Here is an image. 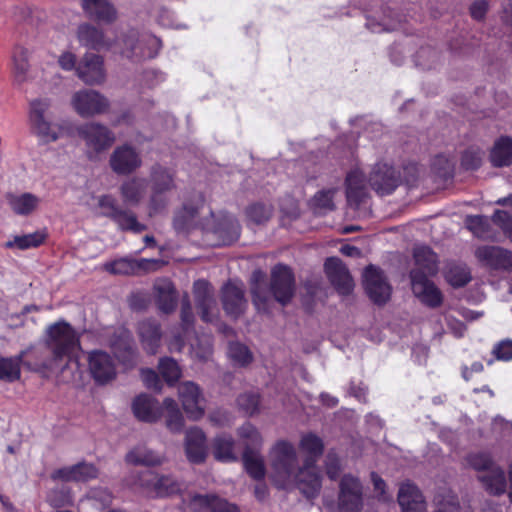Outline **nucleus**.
<instances>
[{
	"mask_svg": "<svg viewBox=\"0 0 512 512\" xmlns=\"http://www.w3.org/2000/svg\"><path fill=\"white\" fill-rule=\"evenodd\" d=\"M138 330L144 349L155 354L161 337L159 325L155 321L144 320L139 323Z\"/></svg>",
	"mask_w": 512,
	"mask_h": 512,
	"instance_id": "34",
	"label": "nucleus"
},
{
	"mask_svg": "<svg viewBox=\"0 0 512 512\" xmlns=\"http://www.w3.org/2000/svg\"><path fill=\"white\" fill-rule=\"evenodd\" d=\"M191 354L199 360H207L212 354V341L210 336L196 338L195 342L190 344Z\"/></svg>",
	"mask_w": 512,
	"mask_h": 512,
	"instance_id": "56",
	"label": "nucleus"
},
{
	"mask_svg": "<svg viewBox=\"0 0 512 512\" xmlns=\"http://www.w3.org/2000/svg\"><path fill=\"white\" fill-rule=\"evenodd\" d=\"M475 256L483 265L491 269H512V252L502 247L481 246L476 249Z\"/></svg>",
	"mask_w": 512,
	"mask_h": 512,
	"instance_id": "17",
	"label": "nucleus"
},
{
	"mask_svg": "<svg viewBox=\"0 0 512 512\" xmlns=\"http://www.w3.org/2000/svg\"><path fill=\"white\" fill-rule=\"evenodd\" d=\"M402 512H426V503L418 487L411 482L402 483L398 492Z\"/></svg>",
	"mask_w": 512,
	"mask_h": 512,
	"instance_id": "25",
	"label": "nucleus"
},
{
	"mask_svg": "<svg viewBox=\"0 0 512 512\" xmlns=\"http://www.w3.org/2000/svg\"><path fill=\"white\" fill-rule=\"evenodd\" d=\"M178 396L182 407L190 420L198 421L205 414V399L197 384L183 382L178 387Z\"/></svg>",
	"mask_w": 512,
	"mask_h": 512,
	"instance_id": "9",
	"label": "nucleus"
},
{
	"mask_svg": "<svg viewBox=\"0 0 512 512\" xmlns=\"http://www.w3.org/2000/svg\"><path fill=\"white\" fill-rule=\"evenodd\" d=\"M166 428L172 433H180L184 427V417L178 407L177 402L172 398H166L163 401Z\"/></svg>",
	"mask_w": 512,
	"mask_h": 512,
	"instance_id": "40",
	"label": "nucleus"
},
{
	"mask_svg": "<svg viewBox=\"0 0 512 512\" xmlns=\"http://www.w3.org/2000/svg\"><path fill=\"white\" fill-rule=\"evenodd\" d=\"M139 154L130 145L117 147L110 157V166L117 174H129L141 166Z\"/></svg>",
	"mask_w": 512,
	"mask_h": 512,
	"instance_id": "21",
	"label": "nucleus"
},
{
	"mask_svg": "<svg viewBox=\"0 0 512 512\" xmlns=\"http://www.w3.org/2000/svg\"><path fill=\"white\" fill-rule=\"evenodd\" d=\"M134 485L143 489L148 494L165 497L181 492L183 483L177 481L172 476H159L146 471L138 477Z\"/></svg>",
	"mask_w": 512,
	"mask_h": 512,
	"instance_id": "6",
	"label": "nucleus"
},
{
	"mask_svg": "<svg viewBox=\"0 0 512 512\" xmlns=\"http://www.w3.org/2000/svg\"><path fill=\"white\" fill-rule=\"evenodd\" d=\"M185 512H238L236 505L214 495L195 494L183 500Z\"/></svg>",
	"mask_w": 512,
	"mask_h": 512,
	"instance_id": "11",
	"label": "nucleus"
},
{
	"mask_svg": "<svg viewBox=\"0 0 512 512\" xmlns=\"http://www.w3.org/2000/svg\"><path fill=\"white\" fill-rule=\"evenodd\" d=\"M479 479L491 494L499 495L505 492L506 479L501 468L495 466L483 473Z\"/></svg>",
	"mask_w": 512,
	"mask_h": 512,
	"instance_id": "41",
	"label": "nucleus"
},
{
	"mask_svg": "<svg viewBox=\"0 0 512 512\" xmlns=\"http://www.w3.org/2000/svg\"><path fill=\"white\" fill-rule=\"evenodd\" d=\"M115 356L125 367H132L135 363V352L132 347V336L124 328H119L110 341Z\"/></svg>",
	"mask_w": 512,
	"mask_h": 512,
	"instance_id": "24",
	"label": "nucleus"
},
{
	"mask_svg": "<svg viewBox=\"0 0 512 512\" xmlns=\"http://www.w3.org/2000/svg\"><path fill=\"white\" fill-rule=\"evenodd\" d=\"M368 181L379 195H388L397 188L400 177L392 166L379 162L373 167Z\"/></svg>",
	"mask_w": 512,
	"mask_h": 512,
	"instance_id": "12",
	"label": "nucleus"
},
{
	"mask_svg": "<svg viewBox=\"0 0 512 512\" xmlns=\"http://www.w3.org/2000/svg\"><path fill=\"white\" fill-rule=\"evenodd\" d=\"M336 192V189L318 192L312 199L313 208L319 213L332 210L334 208L333 197Z\"/></svg>",
	"mask_w": 512,
	"mask_h": 512,
	"instance_id": "57",
	"label": "nucleus"
},
{
	"mask_svg": "<svg viewBox=\"0 0 512 512\" xmlns=\"http://www.w3.org/2000/svg\"><path fill=\"white\" fill-rule=\"evenodd\" d=\"M235 442L230 435H217L212 442L213 456L220 462H234L238 459L234 451Z\"/></svg>",
	"mask_w": 512,
	"mask_h": 512,
	"instance_id": "35",
	"label": "nucleus"
},
{
	"mask_svg": "<svg viewBox=\"0 0 512 512\" xmlns=\"http://www.w3.org/2000/svg\"><path fill=\"white\" fill-rule=\"evenodd\" d=\"M8 203L17 215H29L31 214L40 204V199L32 193H22L18 195H10L8 197Z\"/></svg>",
	"mask_w": 512,
	"mask_h": 512,
	"instance_id": "39",
	"label": "nucleus"
},
{
	"mask_svg": "<svg viewBox=\"0 0 512 512\" xmlns=\"http://www.w3.org/2000/svg\"><path fill=\"white\" fill-rule=\"evenodd\" d=\"M363 285L369 298L376 304H384L391 296L392 288L385 275L373 265L364 270Z\"/></svg>",
	"mask_w": 512,
	"mask_h": 512,
	"instance_id": "8",
	"label": "nucleus"
},
{
	"mask_svg": "<svg viewBox=\"0 0 512 512\" xmlns=\"http://www.w3.org/2000/svg\"><path fill=\"white\" fill-rule=\"evenodd\" d=\"M197 210L184 206L182 210L177 212L174 218V227L177 231H186L196 224Z\"/></svg>",
	"mask_w": 512,
	"mask_h": 512,
	"instance_id": "54",
	"label": "nucleus"
},
{
	"mask_svg": "<svg viewBox=\"0 0 512 512\" xmlns=\"http://www.w3.org/2000/svg\"><path fill=\"white\" fill-rule=\"evenodd\" d=\"M467 228L478 238L495 240L490 231V219L485 216H467L465 220Z\"/></svg>",
	"mask_w": 512,
	"mask_h": 512,
	"instance_id": "49",
	"label": "nucleus"
},
{
	"mask_svg": "<svg viewBox=\"0 0 512 512\" xmlns=\"http://www.w3.org/2000/svg\"><path fill=\"white\" fill-rule=\"evenodd\" d=\"M126 461L134 465L157 466L165 461V456L145 446H137L127 453Z\"/></svg>",
	"mask_w": 512,
	"mask_h": 512,
	"instance_id": "33",
	"label": "nucleus"
},
{
	"mask_svg": "<svg viewBox=\"0 0 512 512\" xmlns=\"http://www.w3.org/2000/svg\"><path fill=\"white\" fill-rule=\"evenodd\" d=\"M193 288L201 319L204 322H212L216 318L218 310L211 285L201 279L194 283Z\"/></svg>",
	"mask_w": 512,
	"mask_h": 512,
	"instance_id": "14",
	"label": "nucleus"
},
{
	"mask_svg": "<svg viewBox=\"0 0 512 512\" xmlns=\"http://www.w3.org/2000/svg\"><path fill=\"white\" fill-rule=\"evenodd\" d=\"M415 268L420 274L434 275L438 270L437 255L427 246H416L413 252Z\"/></svg>",
	"mask_w": 512,
	"mask_h": 512,
	"instance_id": "30",
	"label": "nucleus"
},
{
	"mask_svg": "<svg viewBox=\"0 0 512 512\" xmlns=\"http://www.w3.org/2000/svg\"><path fill=\"white\" fill-rule=\"evenodd\" d=\"M78 77L86 84H100L105 79L103 60L95 54H86L76 68Z\"/></svg>",
	"mask_w": 512,
	"mask_h": 512,
	"instance_id": "22",
	"label": "nucleus"
},
{
	"mask_svg": "<svg viewBox=\"0 0 512 512\" xmlns=\"http://www.w3.org/2000/svg\"><path fill=\"white\" fill-rule=\"evenodd\" d=\"M97 468L90 463L82 462L76 465L63 467L52 473V479L62 481H87L96 478Z\"/></svg>",
	"mask_w": 512,
	"mask_h": 512,
	"instance_id": "27",
	"label": "nucleus"
},
{
	"mask_svg": "<svg viewBox=\"0 0 512 512\" xmlns=\"http://www.w3.org/2000/svg\"><path fill=\"white\" fill-rule=\"evenodd\" d=\"M112 494L103 488L93 489L90 494L81 500L80 511L86 512L88 507H94L97 510L108 507L112 503Z\"/></svg>",
	"mask_w": 512,
	"mask_h": 512,
	"instance_id": "47",
	"label": "nucleus"
},
{
	"mask_svg": "<svg viewBox=\"0 0 512 512\" xmlns=\"http://www.w3.org/2000/svg\"><path fill=\"white\" fill-rule=\"evenodd\" d=\"M238 436L244 445V450L259 451L263 440L258 429L251 423H245L238 429Z\"/></svg>",
	"mask_w": 512,
	"mask_h": 512,
	"instance_id": "48",
	"label": "nucleus"
},
{
	"mask_svg": "<svg viewBox=\"0 0 512 512\" xmlns=\"http://www.w3.org/2000/svg\"><path fill=\"white\" fill-rule=\"evenodd\" d=\"M81 6L91 19L102 22L116 19V10L109 0H81Z\"/></svg>",
	"mask_w": 512,
	"mask_h": 512,
	"instance_id": "29",
	"label": "nucleus"
},
{
	"mask_svg": "<svg viewBox=\"0 0 512 512\" xmlns=\"http://www.w3.org/2000/svg\"><path fill=\"white\" fill-rule=\"evenodd\" d=\"M72 106L81 117H93L104 114L110 107L109 100L95 90L84 89L72 97Z\"/></svg>",
	"mask_w": 512,
	"mask_h": 512,
	"instance_id": "7",
	"label": "nucleus"
},
{
	"mask_svg": "<svg viewBox=\"0 0 512 512\" xmlns=\"http://www.w3.org/2000/svg\"><path fill=\"white\" fill-rule=\"evenodd\" d=\"M492 221L512 241V216L505 211L497 210L492 217Z\"/></svg>",
	"mask_w": 512,
	"mask_h": 512,
	"instance_id": "62",
	"label": "nucleus"
},
{
	"mask_svg": "<svg viewBox=\"0 0 512 512\" xmlns=\"http://www.w3.org/2000/svg\"><path fill=\"white\" fill-rule=\"evenodd\" d=\"M446 280L454 287L466 285L470 279V272L465 265H451L445 274Z\"/></svg>",
	"mask_w": 512,
	"mask_h": 512,
	"instance_id": "52",
	"label": "nucleus"
},
{
	"mask_svg": "<svg viewBox=\"0 0 512 512\" xmlns=\"http://www.w3.org/2000/svg\"><path fill=\"white\" fill-rule=\"evenodd\" d=\"M271 213L272 209L270 206L253 204L247 209L246 216L251 223L262 224L270 218Z\"/></svg>",
	"mask_w": 512,
	"mask_h": 512,
	"instance_id": "58",
	"label": "nucleus"
},
{
	"mask_svg": "<svg viewBox=\"0 0 512 512\" xmlns=\"http://www.w3.org/2000/svg\"><path fill=\"white\" fill-rule=\"evenodd\" d=\"M132 409L137 419L148 423L158 421L163 410L159 402L147 394L137 396L133 401Z\"/></svg>",
	"mask_w": 512,
	"mask_h": 512,
	"instance_id": "26",
	"label": "nucleus"
},
{
	"mask_svg": "<svg viewBox=\"0 0 512 512\" xmlns=\"http://www.w3.org/2000/svg\"><path fill=\"white\" fill-rule=\"evenodd\" d=\"M363 507V487L360 480L346 474L339 484L338 508L340 512H360Z\"/></svg>",
	"mask_w": 512,
	"mask_h": 512,
	"instance_id": "5",
	"label": "nucleus"
},
{
	"mask_svg": "<svg viewBox=\"0 0 512 512\" xmlns=\"http://www.w3.org/2000/svg\"><path fill=\"white\" fill-rule=\"evenodd\" d=\"M46 345L51 352L49 359L43 360L29 369L37 371H63L64 368L77 356L80 350L79 336L73 327L65 322L59 321L50 325L46 330Z\"/></svg>",
	"mask_w": 512,
	"mask_h": 512,
	"instance_id": "2",
	"label": "nucleus"
},
{
	"mask_svg": "<svg viewBox=\"0 0 512 512\" xmlns=\"http://www.w3.org/2000/svg\"><path fill=\"white\" fill-rule=\"evenodd\" d=\"M159 371L164 380L173 384L181 376V369L177 362L171 358H163L159 362Z\"/></svg>",
	"mask_w": 512,
	"mask_h": 512,
	"instance_id": "55",
	"label": "nucleus"
},
{
	"mask_svg": "<svg viewBox=\"0 0 512 512\" xmlns=\"http://www.w3.org/2000/svg\"><path fill=\"white\" fill-rule=\"evenodd\" d=\"M151 178L153 187L150 201V214H154L165 207L167 199L164 194L173 189L175 185L172 174L160 166L153 168Z\"/></svg>",
	"mask_w": 512,
	"mask_h": 512,
	"instance_id": "10",
	"label": "nucleus"
},
{
	"mask_svg": "<svg viewBox=\"0 0 512 512\" xmlns=\"http://www.w3.org/2000/svg\"><path fill=\"white\" fill-rule=\"evenodd\" d=\"M214 234L218 236L220 245H229L239 238V224L234 217L225 216L224 223L214 229Z\"/></svg>",
	"mask_w": 512,
	"mask_h": 512,
	"instance_id": "45",
	"label": "nucleus"
},
{
	"mask_svg": "<svg viewBox=\"0 0 512 512\" xmlns=\"http://www.w3.org/2000/svg\"><path fill=\"white\" fill-rule=\"evenodd\" d=\"M45 231H35L33 233L16 235L5 243V247L9 249L26 250L40 246L46 239Z\"/></svg>",
	"mask_w": 512,
	"mask_h": 512,
	"instance_id": "42",
	"label": "nucleus"
},
{
	"mask_svg": "<svg viewBox=\"0 0 512 512\" xmlns=\"http://www.w3.org/2000/svg\"><path fill=\"white\" fill-rule=\"evenodd\" d=\"M147 188V181L144 178H131L125 181L120 188L123 201L135 205L143 198Z\"/></svg>",
	"mask_w": 512,
	"mask_h": 512,
	"instance_id": "37",
	"label": "nucleus"
},
{
	"mask_svg": "<svg viewBox=\"0 0 512 512\" xmlns=\"http://www.w3.org/2000/svg\"><path fill=\"white\" fill-rule=\"evenodd\" d=\"M39 310L40 308L36 305H26L20 313L8 314L7 310L3 318L9 323L10 327L16 328L24 325V318L28 313L37 312Z\"/></svg>",
	"mask_w": 512,
	"mask_h": 512,
	"instance_id": "60",
	"label": "nucleus"
},
{
	"mask_svg": "<svg viewBox=\"0 0 512 512\" xmlns=\"http://www.w3.org/2000/svg\"><path fill=\"white\" fill-rule=\"evenodd\" d=\"M299 448L305 454L304 465L306 468L309 471H315L320 474L315 463L323 453L324 445L322 439L313 433H307L302 436Z\"/></svg>",
	"mask_w": 512,
	"mask_h": 512,
	"instance_id": "28",
	"label": "nucleus"
},
{
	"mask_svg": "<svg viewBox=\"0 0 512 512\" xmlns=\"http://www.w3.org/2000/svg\"><path fill=\"white\" fill-rule=\"evenodd\" d=\"M228 356L237 366H245L252 361V354L249 349L238 342H232L228 348Z\"/></svg>",
	"mask_w": 512,
	"mask_h": 512,
	"instance_id": "53",
	"label": "nucleus"
},
{
	"mask_svg": "<svg viewBox=\"0 0 512 512\" xmlns=\"http://www.w3.org/2000/svg\"><path fill=\"white\" fill-rule=\"evenodd\" d=\"M98 205L102 209V215L113 219L120 211L116 200L111 195H102L98 199Z\"/></svg>",
	"mask_w": 512,
	"mask_h": 512,
	"instance_id": "63",
	"label": "nucleus"
},
{
	"mask_svg": "<svg viewBox=\"0 0 512 512\" xmlns=\"http://www.w3.org/2000/svg\"><path fill=\"white\" fill-rule=\"evenodd\" d=\"M467 461L474 469L483 470L484 473L495 467L491 462L490 456L486 453L471 454L468 456Z\"/></svg>",
	"mask_w": 512,
	"mask_h": 512,
	"instance_id": "61",
	"label": "nucleus"
},
{
	"mask_svg": "<svg viewBox=\"0 0 512 512\" xmlns=\"http://www.w3.org/2000/svg\"><path fill=\"white\" fill-rule=\"evenodd\" d=\"M147 38L143 43H139L131 48V50H122L121 53L128 58L133 56L139 58H153L157 55L160 47L161 41L154 34H146Z\"/></svg>",
	"mask_w": 512,
	"mask_h": 512,
	"instance_id": "38",
	"label": "nucleus"
},
{
	"mask_svg": "<svg viewBox=\"0 0 512 512\" xmlns=\"http://www.w3.org/2000/svg\"><path fill=\"white\" fill-rule=\"evenodd\" d=\"M346 195L348 202L358 205L366 195V181L363 173L355 169L346 178Z\"/></svg>",
	"mask_w": 512,
	"mask_h": 512,
	"instance_id": "32",
	"label": "nucleus"
},
{
	"mask_svg": "<svg viewBox=\"0 0 512 512\" xmlns=\"http://www.w3.org/2000/svg\"><path fill=\"white\" fill-rule=\"evenodd\" d=\"M112 220L116 222L122 230H130L139 233L146 229L145 225L137 221L134 213L122 209H120Z\"/></svg>",
	"mask_w": 512,
	"mask_h": 512,
	"instance_id": "51",
	"label": "nucleus"
},
{
	"mask_svg": "<svg viewBox=\"0 0 512 512\" xmlns=\"http://www.w3.org/2000/svg\"><path fill=\"white\" fill-rule=\"evenodd\" d=\"M13 76L16 82L23 83L28 78L29 51L22 46H16L13 52Z\"/></svg>",
	"mask_w": 512,
	"mask_h": 512,
	"instance_id": "44",
	"label": "nucleus"
},
{
	"mask_svg": "<svg viewBox=\"0 0 512 512\" xmlns=\"http://www.w3.org/2000/svg\"><path fill=\"white\" fill-rule=\"evenodd\" d=\"M184 448L189 462L193 464L204 462L208 453L204 431L198 427L189 428L185 433Z\"/></svg>",
	"mask_w": 512,
	"mask_h": 512,
	"instance_id": "19",
	"label": "nucleus"
},
{
	"mask_svg": "<svg viewBox=\"0 0 512 512\" xmlns=\"http://www.w3.org/2000/svg\"><path fill=\"white\" fill-rule=\"evenodd\" d=\"M222 304L228 316L239 317L247 304L244 298V285L233 281L225 284L222 288Z\"/></svg>",
	"mask_w": 512,
	"mask_h": 512,
	"instance_id": "18",
	"label": "nucleus"
},
{
	"mask_svg": "<svg viewBox=\"0 0 512 512\" xmlns=\"http://www.w3.org/2000/svg\"><path fill=\"white\" fill-rule=\"evenodd\" d=\"M324 268L330 282L340 294L346 295L353 290V279L339 258H328L325 262Z\"/></svg>",
	"mask_w": 512,
	"mask_h": 512,
	"instance_id": "20",
	"label": "nucleus"
},
{
	"mask_svg": "<svg viewBox=\"0 0 512 512\" xmlns=\"http://www.w3.org/2000/svg\"><path fill=\"white\" fill-rule=\"evenodd\" d=\"M410 277L413 293L422 303L433 308L442 303L440 290L425 275L412 270Z\"/></svg>",
	"mask_w": 512,
	"mask_h": 512,
	"instance_id": "16",
	"label": "nucleus"
},
{
	"mask_svg": "<svg viewBox=\"0 0 512 512\" xmlns=\"http://www.w3.org/2000/svg\"><path fill=\"white\" fill-rule=\"evenodd\" d=\"M270 478L281 489L298 488L307 498H314L321 488V476L299 465L294 445L277 441L269 451Z\"/></svg>",
	"mask_w": 512,
	"mask_h": 512,
	"instance_id": "1",
	"label": "nucleus"
},
{
	"mask_svg": "<svg viewBox=\"0 0 512 512\" xmlns=\"http://www.w3.org/2000/svg\"><path fill=\"white\" fill-rule=\"evenodd\" d=\"M77 132L84 141L90 158L109 149L116 140L115 133L98 122L83 124L78 127Z\"/></svg>",
	"mask_w": 512,
	"mask_h": 512,
	"instance_id": "4",
	"label": "nucleus"
},
{
	"mask_svg": "<svg viewBox=\"0 0 512 512\" xmlns=\"http://www.w3.org/2000/svg\"><path fill=\"white\" fill-rule=\"evenodd\" d=\"M493 354L498 360H512V340H503L493 348Z\"/></svg>",
	"mask_w": 512,
	"mask_h": 512,
	"instance_id": "64",
	"label": "nucleus"
},
{
	"mask_svg": "<svg viewBox=\"0 0 512 512\" xmlns=\"http://www.w3.org/2000/svg\"><path fill=\"white\" fill-rule=\"evenodd\" d=\"M51 103L48 99H34L29 105V125L31 133L43 144L56 142L64 136L65 125L55 122L50 113Z\"/></svg>",
	"mask_w": 512,
	"mask_h": 512,
	"instance_id": "3",
	"label": "nucleus"
},
{
	"mask_svg": "<svg viewBox=\"0 0 512 512\" xmlns=\"http://www.w3.org/2000/svg\"><path fill=\"white\" fill-rule=\"evenodd\" d=\"M29 350H23L14 357H0V380L13 382L21 376V364Z\"/></svg>",
	"mask_w": 512,
	"mask_h": 512,
	"instance_id": "36",
	"label": "nucleus"
},
{
	"mask_svg": "<svg viewBox=\"0 0 512 512\" xmlns=\"http://www.w3.org/2000/svg\"><path fill=\"white\" fill-rule=\"evenodd\" d=\"M158 260H135L132 258L124 257L104 264V269L114 275H130L135 274L140 270H149L150 266H159Z\"/></svg>",
	"mask_w": 512,
	"mask_h": 512,
	"instance_id": "23",
	"label": "nucleus"
},
{
	"mask_svg": "<svg viewBox=\"0 0 512 512\" xmlns=\"http://www.w3.org/2000/svg\"><path fill=\"white\" fill-rule=\"evenodd\" d=\"M243 463L247 473L255 480H261L265 476V465L259 451L244 450Z\"/></svg>",
	"mask_w": 512,
	"mask_h": 512,
	"instance_id": "46",
	"label": "nucleus"
},
{
	"mask_svg": "<svg viewBox=\"0 0 512 512\" xmlns=\"http://www.w3.org/2000/svg\"><path fill=\"white\" fill-rule=\"evenodd\" d=\"M154 290L159 309L164 313L173 311L176 307V294L172 282L168 279L158 280Z\"/></svg>",
	"mask_w": 512,
	"mask_h": 512,
	"instance_id": "31",
	"label": "nucleus"
},
{
	"mask_svg": "<svg viewBox=\"0 0 512 512\" xmlns=\"http://www.w3.org/2000/svg\"><path fill=\"white\" fill-rule=\"evenodd\" d=\"M271 288L275 299L285 305L294 293V276L291 269L285 265H277L272 270Z\"/></svg>",
	"mask_w": 512,
	"mask_h": 512,
	"instance_id": "13",
	"label": "nucleus"
},
{
	"mask_svg": "<svg viewBox=\"0 0 512 512\" xmlns=\"http://www.w3.org/2000/svg\"><path fill=\"white\" fill-rule=\"evenodd\" d=\"M89 370L93 379L99 384H106L116 376V367L110 355L101 350H94L88 356Z\"/></svg>",
	"mask_w": 512,
	"mask_h": 512,
	"instance_id": "15",
	"label": "nucleus"
},
{
	"mask_svg": "<svg viewBox=\"0 0 512 512\" xmlns=\"http://www.w3.org/2000/svg\"><path fill=\"white\" fill-rule=\"evenodd\" d=\"M238 406L247 415H254L259 411L260 399L257 393H244L237 399Z\"/></svg>",
	"mask_w": 512,
	"mask_h": 512,
	"instance_id": "59",
	"label": "nucleus"
},
{
	"mask_svg": "<svg viewBox=\"0 0 512 512\" xmlns=\"http://www.w3.org/2000/svg\"><path fill=\"white\" fill-rule=\"evenodd\" d=\"M490 158L494 166H509L512 163V139L508 137L500 138L494 144Z\"/></svg>",
	"mask_w": 512,
	"mask_h": 512,
	"instance_id": "43",
	"label": "nucleus"
},
{
	"mask_svg": "<svg viewBox=\"0 0 512 512\" xmlns=\"http://www.w3.org/2000/svg\"><path fill=\"white\" fill-rule=\"evenodd\" d=\"M438 509L436 512H468L469 507H460L457 497L450 490H445L434 498Z\"/></svg>",
	"mask_w": 512,
	"mask_h": 512,
	"instance_id": "50",
	"label": "nucleus"
}]
</instances>
